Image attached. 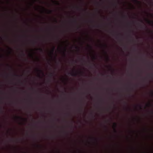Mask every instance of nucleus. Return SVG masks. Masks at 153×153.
I'll list each match as a JSON object with an SVG mask.
<instances>
[{"label":"nucleus","instance_id":"10","mask_svg":"<svg viewBox=\"0 0 153 153\" xmlns=\"http://www.w3.org/2000/svg\"><path fill=\"white\" fill-rule=\"evenodd\" d=\"M47 87H48V86Z\"/></svg>","mask_w":153,"mask_h":153},{"label":"nucleus","instance_id":"3","mask_svg":"<svg viewBox=\"0 0 153 153\" xmlns=\"http://www.w3.org/2000/svg\"><path fill=\"white\" fill-rule=\"evenodd\" d=\"M16 118H17V119H24L23 118H22V117H20L16 116Z\"/></svg>","mask_w":153,"mask_h":153},{"label":"nucleus","instance_id":"13","mask_svg":"<svg viewBox=\"0 0 153 153\" xmlns=\"http://www.w3.org/2000/svg\"><path fill=\"white\" fill-rule=\"evenodd\" d=\"M74 87H75V86H74Z\"/></svg>","mask_w":153,"mask_h":153},{"label":"nucleus","instance_id":"7","mask_svg":"<svg viewBox=\"0 0 153 153\" xmlns=\"http://www.w3.org/2000/svg\"><path fill=\"white\" fill-rule=\"evenodd\" d=\"M2 110H1V109H0V112H2Z\"/></svg>","mask_w":153,"mask_h":153},{"label":"nucleus","instance_id":"12","mask_svg":"<svg viewBox=\"0 0 153 153\" xmlns=\"http://www.w3.org/2000/svg\"><path fill=\"white\" fill-rule=\"evenodd\" d=\"M64 87H65V86H64Z\"/></svg>","mask_w":153,"mask_h":153},{"label":"nucleus","instance_id":"6","mask_svg":"<svg viewBox=\"0 0 153 153\" xmlns=\"http://www.w3.org/2000/svg\"><path fill=\"white\" fill-rule=\"evenodd\" d=\"M80 111H81V112H82V111H83V109L82 108L80 110Z\"/></svg>","mask_w":153,"mask_h":153},{"label":"nucleus","instance_id":"14","mask_svg":"<svg viewBox=\"0 0 153 153\" xmlns=\"http://www.w3.org/2000/svg\"><path fill=\"white\" fill-rule=\"evenodd\" d=\"M142 87H143V86Z\"/></svg>","mask_w":153,"mask_h":153},{"label":"nucleus","instance_id":"5","mask_svg":"<svg viewBox=\"0 0 153 153\" xmlns=\"http://www.w3.org/2000/svg\"><path fill=\"white\" fill-rule=\"evenodd\" d=\"M53 50H52L51 51V54H52V53H53Z\"/></svg>","mask_w":153,"mask_h":153},{"label":"nucleus","instance_id":"8","mask_svg":"<svg viewBox=\"0 0 153 153\" xmlns=\"http://www.w3.org/2000/svg\"><path fill=\"white\" fill-rule=\"evenodd\" d=\"M23 87H24V86H23Z\"/></svg>","mask_w":153,"mask_h":153},{"label":"nucleus","instance_id":"9","mask_svg":"<svg viewBox=\"0 0 153 153\" xmlns=\"http://www.w3.org/2000/svg\"><path fill=\"white\" fill-rule=\"evenodd\" d=\"M30 87H32V86H31Z\"/></svg>","mask_w":153,"mask_h":153},{"label":"nucleus","instance_id":"1","mask_svg":"<svg viewBox=\"0 0 153 153\" xmlns=\"http://www.w3.org/2000/svg\"><path fill=\"white\" fill-rule=\"evenodd\" d=\"M117 124L116 123H113V128H114V131L116 133L117 132V131L116 129V128L117 127Z\"/></svg>","mask_w":153,"mask_h":153},{"label":"nucleus","instance_id":"2","mask_svg":"<svg viewBox=\"0 0 153 153\" xmlns=\"http://www.w3.org/2000/svg\"><path fill=\"white\" fill-rule=\"evenodd\" d=\"M152 105L150 103H149L148 104L146 105V106L147 107L151 106Z\"/></svg>","mask_w":153,"mask_h":153},{"label":"nucleus","instance_id":"11","mask_svg":"<svg viewBox=\"0 0 153 153\" xmlns=\"http://www.w3.org/2000/svg\"><path fill=\"white\" fill-rule=\"evenodd\" d=\"M55 87H56V86Z\"/></svg>","mask_w":153,"mask_h":153},{"label":"nucleus","instance_id":"4","mask_svg":"<svg viewBox=\"0 0 153 153\" xmlns=\"http://www.w3.org/2000/svg\"><path fill=\"white\" fill-rule=\"evenodd\" d=\"M137 106L139 107V108H140V109H142V106H141L140 105H138Z\"/></svg>","mask_w":153,"mask_h":153}]
</instances>
